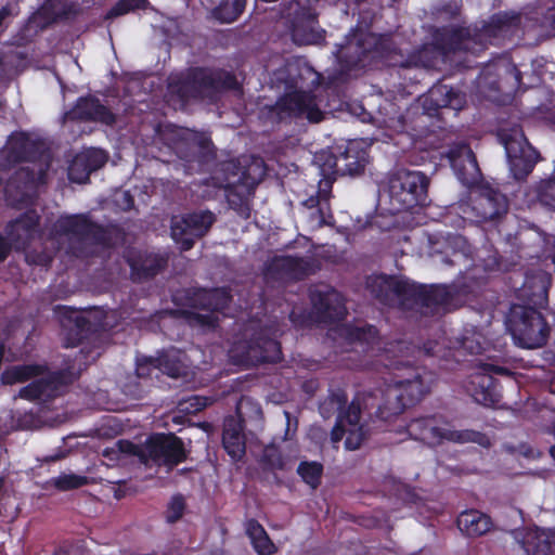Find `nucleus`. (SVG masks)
<instances>
[{
  "mask_svg": "<svg viewBox=\"0 0 555 555\" xmlns=\"http://www.w3.org/2000/svg\"><path fill=\"white\" fill-rule=\"evenodd\" d=\"M236 88V78L222 70L193 69L186 75H171L168 81L169 101L179 106L191 98L210 96L212 91Z\"/></svg>",
  "mask_w": 555,
  "mask_h": 555,
  "instance_id": "f257e3e1",
  "label": "nucleus"
},
{
  "mask_svg": "<svg viewBox=\"0 0 555 555\" xmlns=\"http://www.w3.org/2000/svg\"><path fill=\"white\" fill-rule=\"evenodd\" d=\"M53 243L68 244L69 251L77 256L96 253L99 246L108 245L105 232L91 223L85 216H65L59 218L51 233Z\"/></svg>",
  "mask_w": 555,
  "mask_h": 555,
  "instance_id": "f03ea898",
  "label": "nucleus"
},
{
  "mask_svg": "<svg viewBox=\"0 0 555 555\" xmlns=\"http://www.w3.org/2000/svg\"><path fill=\"white\" fill-rule=\"evenodd\" d=\"M409 436L416 440H422L428 444H440L444 441L466 443L476 442L487 447L489 439L477 431L456 430L453 426L441 417L430 416L413 420L406 426Z\"/></svg>",
  "mask_w": 555,
  "mask_h": 555,
  "instance_id": "7ed1b4c3",
  "label": "nucleus"
},
{
  "mask_svg": "<svg viewBox=\"0 0 555 555\" xmlns=\"http://www.w3.org/2000/svg\"><path fill=\"white\" fill-rule=\"evenodd\" d=\"M409 436L416 440H422L428 444H440L444 441L466 443L476 442L487 447L489 439L477 431L456 430L453 426L441 417L430 416L413 420L406 426Z\"/></svg>",
  "mask_w": 555,
  "mask_h": 555,
  "instance_id": "20e7f679",
  "label": "nucleus"
},
{
  "mask_svg": "<svg viewBox=\"0 0 555 555\" xmlns=\"http://www.w3.org/2000/svg\"><path fill=\"white\" fill-rule=\"evenodd\" d=\"M506 325L515 344L521 348H540L546 343L547 324L533 307L513 305Z\"/></svg>",
  "mask_w": 555,
  "mask_h": 555,
  "instance_id": "39448f33",
  "label": "nucleus"
},
{
  "mask_svg": "<svg viewBox=\"0 0 555 555\" xmlns=\"http://www.w3.org/2000/svg\"><path fill=\"white\" fill-rule=\"evenodd\" d=\"M429 390V384L418 371L410 369L406 376L396 375V379L384 392V402L378 406V416L385 421L400 414L403 409L418 400Z\"/></svg>",
  "mask_w": 555,
  "mask_h": 555,
  "instance_id": "423d86ee",
  "label": "nucleus"
},
{
  "mask_svg": "<svg viewBox=\"0 0 555 555\" xmlns=\"http://www.w3.org/2000/svg\"><path fill=\"white\" fill-rule=\"evenodd\" d=\"M428 180L420 171L398 170L389 179V197L392 211L411 209L427 199Z\"/></svg>",
  "mask_w": 555,
  "mask_h": 555,
  "instance_id": "0eeeda50",
  "label": "nucleus"
},
{
  "mask_svg": "<svg viewBox=\"0 0 555 555\" xmlns=\"http://www.w3.org/2000/svg\"><path fill=\"white\" fill-rule=\"evenodd\" d=\"M1 379L3 384L9 385L34 379L28 386L20 390V397L27 400L51 397L56 390V377L52 376L42 365L26 364L12 366L2 373Z\"/></svg>",
  "mask_w": 555,
  "mask_h": 555,
  "instance_id": "6e6552de",
  "label": "nucleus"
},
{
  "mask_svg": "<svg viewBox=\"0 0 555 555\" xmlns=\"http://www.w3.org/2000/svg\"><path fill=\"white\" fill-rule=\"evenodd\" d=\"M470 203L460 204L455 209L462 212L463 220L481 222L491 220L507 209L504 195L491 186L474 188L469 195Z\"/></svg>",
  "mask_w": 555,
  "mask_h": 555,
  "instance_id": "1a4fd4ad",
  "label": "nucleus"
},
{
  "mask_svg": "<svg viewBox=\"0 0 555 555\" xmlns=\"http://www.w3.org/2000/svg\"><path fill=\"white\" fill-rule=\"evenodd\" d=\"M138 457L146 465H165L169 468L185 459L182 441L172 434H155L138 447Z\"/></svg>",
  "mask_w": 555,
  "mask_h": 555,
  "instance_id": "9d476101",
  "label": "nucleus"
},
{
  "mask_svg": "<svg viewBox=\"0 0 555 555\" xmlns=\"http://www.w3.org/2000/svg\"><path fill=\"white\" fill-rule=\"evenodd\" d=\"M314 162L320 168V175L322 176V179L319 182L317 198L310 197L306 202V205L310 209H313L315 206L320 207L318 210H312L310 212V222L312 228L330 223L332 216L327 214V208L324 206V204H326L330 198L332 184L337 176V162L335 159V155H333L331 152L322 151L318 153L314 157Z\"/></svg>",
  "mask_w": 555,
  "mask_h": 555,
  "instance_id": "9b49d317",
  "label": "nucleus"
},
{
  "mask_svg": "<svg viewBox=\"0 0 555 555\" xmlns=\"http://www.w3.org/2000/svg\"><path fill=\"white\" fill-rule=\"evenodd\" d=\"M214 223V215L208 211L194 212L181 217H173L171 221V236L182 250L193 246L196 238L203 236Z\"/></svg>",
  "mask_w": 555,
  "mask_h": 555,
  "instance_id": "f8f14e48",
  "label": "nucleus"
},
{
  "mask_svg": "<svg viewBox=\"0 0 555 555\" xmlns=\"http://www.w3.org/2000/svg\"><path fill=\"white\" fill-rule=\"evenodd\" d=\"M501 139L515 177L519 178L520 175L529 173L539 156L522 132L519 129H514L511 135L502 134Z\"/></svg>",
  "mask_w": 555,
  "mask_h": 555,
  "instance_id": "ddd939ff",
  "label": "nucleus"
},
{
  "mask_svg": "<svg viewBox=\"0 0 555 555\" xmlns=\"http://www.w3.org/2000/svg\"><path fill=\"white\" fill-rule=\"evenodd\" d=\"M504 373L502 367L486 364L480 371L473 373L465 384L466 391L477 402L486 406L494 405L500 401V392L491 373Z\"/></svg>",
  "mask_w": 555,
  "mask_h": 555,
  "instance_id": "4468645a",
  "label": "nucleus"
},
{
  "mask_svg": "<svg viewBox=\"0 0 555 555\" xmlns=\"http://www.w3.org/2000/svg\"><path fill=\"white\" fill-rule=\"evenodd\" d=\"M365 435L366 431L360 423V405L351 402L347 410L339 414L332 431V440L336 443L345 436V448L357 450L360 448Z\"/></svg>",
  "mask_w": 555,
  "mask_h": 555,
  "instance_id": "2eb2a0df",
  "label": "nucleus"
},
{
  "mask_svg": "<svg viewBox=\"0 0 555 555\" xmlns=\"http://www.w3.org/2000/svg\"><path fill=\"white\" fill-rule=\"evenodd\" d=\"M231 357L238 363L274 362L280 359V346L271 338L259 337L249 344H234Z\"/></svg>",
  "mask_w": 555,
  "mask_h": 555,
  "instance_id": "dca6fc26",
  "label": "nucleus"
},
{
  "mask_svg": "<svg viewBox=\"0 0 555 555\" xmlns=\"http://www.w3.org/2000/svg\"><path fill=\"white\" fill-rule=\"evenodd\" d=\"M276 108L280 114L288 116L306 117L310 121L318 122L322 119L323 113L315 103L313 96L301 91H292L283 96L278 103Z\"/></svg>",
  "mask_w": 555,
  "mask_h": 555,
  "instance_id": "f3484780",
  "label": "nucleus"
},
{
  "mask_svg": "<svg viewBox=\"0 0 555 555\" xmlns=\"http://www.w3.org/2000/svg\"><path fill=\"white\" fill-rule=\"evenodd\" d=\"M448 157L457 179L464 185L475 184L480 170L472 149L466 144H456L448 153Z\"/></svg>",
  "mask_w": 555,
  "mask_h": 555,
  "instance_id": "a211bd4d",
  "label": "nucleus"
},
{
  "mask_svg": "<svg viewBox=\"0 0 555 555\" xmlns=\"http://www.w3.org/2000/svg\"><path fill=\"white\" fill-rule=\"evenodd\" d=\"M528 555H551L555 552V530L527 528L516 533Z\"/></svg>",
  "mask_w": 555,
  "mask_h": 555,
  "instance_id": "6ab92c4d",
  "label": "nucleus"
},
{
  "mask_svg": "<svg viewBox=\"0 0 555 555\" xmlns=\"http://www.w3.org/2000/svg\"><path fill=\"white\" fill-rule=\"evenodd\" d=\"M311 301L314 310L326 321H336L344 318L346 308L339 293L328 287L311 293Z\"/></svg>",
  "mask_w": 555,
  "mask_h": 555,
  "instance_id": "aec40b11",
  "label": "nucleus"
},
{
  "mask_svg": "<svg viewBox=\"0 0 555 555\" xmlns=\"http://www.w3.org/2000/svg\"><path fill=\"white\" fill-rule=\"evenodd\" d=\"M367 287L372 295L386 304L406 298L412 288L408 283L386 275L370 278Z\"/></svg>",
  "mask_w": 555,
  "mask_h": 555,
  "instance_id": "412c9836",
  "label": "nucleus"
},
{
  "mask_svg": "<svg viewBox=\"0 0 555 555\" xmlns=\"http://www.w3.org/2000/svg\"><path fill=\"white\" fill-rule=\"evenodd\" d=\"M106 162V154L99 149H91L78 154L68 168V178L73 182L85 183L91 171L96 170Z\"/></svg>",
  "mask_w": 555,
  "mask_h": 555,
  "instance_id": "4be33fe9",
  "label": "nucleus"
},
{
  "mask_svg": "<svg viewBox=\"0 0 555 555\" xmlns=\"http://www.w3.org/2000/svg\"><path fill=\"white\" fill-rule=\"evenodd\" d=\"M550 284L551 275L543 270H538L526 276L518 296L526 299L528 305L541 307L546 302Z\"/></svg>",
  "mask_w": 555,
  "mask_h": 555,
  "instance_id": "5701e85b",
  "label": "nucleus"
},
{
  "mask_svg": "<svg viewBox=\"0 0 555 555\" xmlns=\"http://www.w3.org/2000/svg\"><path fill=\"white\" fill-rule=\"evenodd\" d=\"M65 119L94 120L105 125L115 121L114 115L92 98L79 99L75 107L65 115Z\"/></svg>",
  "mask_w": 555,
  "mask_h": 555,
  "instance_id": "b1692460",
  "label": "nucleus"
},
{
  "mask_svg": "<svg viewBox=\"0 0 555 555\" xmlns=\"http://www.w3.org/2000/svg\"><path fill=\"white\" fill-rule=\"evenodd\" d=\"M222 441L225 451L233 460H240L244 455L245 437L240 418L234 416L225 418Z\"/></svg>",
  "mask_w": 555,
  "mask_h": 555,
  "instance_id": "393cba45",
  "label": "nucleus"
},
{
  "mask_svg": "<svg viewBox=\"0 0 555 555\" xmlns=\"http://www.w3.org/2000/svg\"><path fill=\"white\" fill-rule=\"evenodd\" d=\"M376 330L374 326H353L347 324H339L335 328L331 330V336L333 338H341L349 344L360 345H372L376 338Z\"/></svg>",
  "mask_w": 555,
  "mask_h": 555,
  "instance_id": "a878e982",
  "label": "nucleus"
},
{
  "mask_svg": "<svg viewBox=\"0 0 555 555\" xmlns=\"http://www.w3.org/2000/svg\"><path fill=\"white\" fill-rule=\"evenodd\" d=\"M127 261L134 279L154 275L165 263V259L157 255H142L134 251H129Z\"/></svg>",
  "mask_w": 555,
  "mask_h": 555,
  "instance_id": "bb28decb",
  "label": "nucleus"
},
{
  "mask_svg": "<svg viewBox=\"0 0 555 555\" xmlns=\"http://www.w3.org/2000/svg\"><path fill=\"white\" fill-rule=\"evenodd\" d=\"M492 526L491 519L478 511H465L457 518L459 529L468 537L485 534Z\"/></svg>",
  "mask_w": 555,
  "mask_h": 555,
  "instance_id": "cd10ccee",
  "label": "nucleus"
},
{
  "mask_svg": "<svg viewBox=\"0 0 555 555\" xmlns=\"http://www.w3.org/2000/svg\"><path fill=\"white\" fill-rule=\"evenodd\" d=\"M430 103L435 108L438 107H451L453 109H460L464 103V98L455 92L452 88L446 85H439L433 87L428 94L424 98V106Z\"/></svg>",
  "mask_w": 555,
  "mask_h": 555,
  "instance_id": "c85d7f7f",
  "label": "nucleus"
},
{
  "mask_svg": "<svg viewBox=\"0 0 555 555\" xmlns=\"http://www.w3.org/2000/svg\"><path fill=\"white\" fill-rule=\"evenodd\" d=\"M37 224L38 217L35 212H28L23 218L11 223L9 227V237L12 244L16 248L23 247L24 243L33 236Z\"/></svg>",
  "mask_w": 555,
  "mask_h": 555,
  "instance_id": "c756f323",
  "label": "nucleus"
},
{
  "mask_svg": "<svg viewBox=\"0 0 555 555\" xmlns=\"http://www.w3.org/2000/svg\"><path fill=\"white\" fill-rule=\"evenodd\" d=\"M173 149L178 154H182L183 147L190 150L204 149L207 146L209 139L205 133H199L186 128H172Z\"/></svg>",
  "mask_w": 555,
  "mask_h": 555,
  "instance_id": "7c9ffc66",
  "label": "nucleus"
},
{
  "mask_svg": "<svg viewBox=\"0 0 555 555\" xmlns=\"http://www.w3.org/2000/svg\"><path fill=\"white\" fill-rule=\"evenodd\" d=\"M245 530L258 555H272L278 551L263 527L256 520H248Z\"/></svg>",
  "mask_w": 555,
  "mask_h": 555,
  "instance_id": "2f4dec72",
  "label": "nucleus"
},
{
  "mask_svg": "<svg viewBox=\"0 0 555 555\" xmlns=\"http://www.w3.org/2000/svg\"><path fill=\"white\" fill-rule=\"evenodd\" d=\"M274 268L282 271V276L289 279H301L310 272L308 262L293 257L275 259Z\"/></svg>",
  "mask_w": 555,
  "mask_h": 555,
  "instance_id": "473e14b6",
  "label": "nucleus"
},
{
  "mask_svg": "<svg viewBox=\"0 0 555 555\" xmlns=\"http://www.w3.org/2000/svg\"><path fill=\"white\" fill-rule=\"evenodd\" d=\"M468 249L469 246L466 242V240L462 236H453L448 238L447 248L444 253L449 255V253H452V259L444 258L440 255L434 256L435 261L437 262L440 260L441 262L446 264H453L459 262L461 258H466L468 256Z\"/></svg>",
  "mask_w": 555,
  "mask_h": 555,
  "instance_id": "72a5a7b5",
  "label": "nucleus"
},
{
  "mask_svg": "<svg viewBox=\"0 0 555 555\" xmlns=\"http://www.w3.org/2000/svg\"><path fill=\"white\" fill-rule=\"evenodd\" d=\"M353 152L352 145H350L344 154H341L339 157L335 156V159L337 162L336 166V175H349L354 176L358 175L360 171L364 168V159L358 158L351 155Z\"/></svg>",
  "mask_w": 555,
  "mask_h": 555,
  "instance_id": "f704fd0d",
  "label": "nucleus"
},
{
  "mask_svg": "<svg viewBox=\"0 0 555 555\" xmlns=\"http://www.w3.org/2000/svg\"><path fill=\"white\" fill-rule=\"evenodd\" d=\"M102 454L107 459V465H114L122 462L127 455L138 456V446L126 440H119L114 447L105 448Z\"/></svg>",
  "mask_w": 555,
  "mask_h": 555,
  "instance_id": "c9c22d12",
  "label": "nucleus"
},
{
  "mask_svg": "<svg viewBox=\"0 0 555 555\" xmlns=\"http://www.w3.org/2000/svg\"><path fill=\"white\" fill-rule=\"evenodd\" d=\"M202 298L205 300L207 310L220 311L224 309L230 300V295L223 288L204 291Z\"/></svg>",
  "mask_w": 555,
  "mask_h": 555,
  "instance_id": "e433bc0d",
  "label": "nucleus"
},
{
  "mask_svg": "<svg viewBox=\"0 0 555 555\" xmlns=\"http://www.w3.org/2000/svg\"><path fill=\"white\" fill-rule=\"evenodd\" d=\"M237 417L241 421L244 418L260 420L262 411L260 405L249 397H242L236 404Z\"/></svg>",
  "mask_w": 555,
  "mask_h": 555,
  "instance_id": "4c0bfd02",
  "label": "nucleus"
},
{
  "mask_svg": "<svg viewBox=\"0 0 555 555\" xmlns=\"http://www.w3.org/2000/svg\"><path fill=\"white\" fill-rule=\"evenodd\" d=\"M323 467L317 462L301 463L298 467V474L301 476L304 481L311 488H317L320 483Z\"/></svg>",
  "mask_w": 555,
  "mask_h": 555,
  "instance_id": "58836bf2",
  "label": "nucleus"
},
{
  "mask_svg": "<svg viewBox=\"0 0 555 555\" xmlns=\"http://www.w3.org/2000/svg\"><path fill=\"white\" fill-rule=\"evenodd\" d=\"M245 0H225L220 8V18L231 23L242 13Z\"/></svg>",
  "mask_w": 555,
  "mask_h": 555,
  "instance_id": "ea45409f",
  "label": "nucleus"
},
{
  "mask_svg": "<svg viewBox=\"0 0 555 555\" xmlns=\"http://www.w3.org/2000/svg\"><path fill=\"white\" fill-rule=\"evenodd\" d=\"M37 173H35V166L33 168L25 167L17 172L18 180L26 179L25 189H33L34 185L44 182L43 171L41 165H38Z\"/></svg>",
  "mask_w": 555,
  "mask_h": 555,
  "instance_id": "a19ab883",
  "label": "nucleus"
},
{
  "mask_svg": "<svg viewBox=\"0 0 555 555\" xmlns=\"http://www.w3.org/2000/svg\"><path fill=\"white\" fill-rule=\"evenodd\" d=\"M86 483L87 477L75 474H64L54 479L55 487L61 490L79 488Z\"/></svg>",
  "mask_w": 555,
  "mask_h": 555,
  "instance_id": "79ce46f5",
  "label": "nucleus"
},
{
  "mask_svg": "<svg viewBox=\"0 0 555 555\" xmlns=\"http://www.w3.org/2000/svg\"><path fill=\"white\" fill-rule=\"evenodd\" d=\"M146 0H121L107 14V17L119 16L134 9L142 8Z\"/></svg>",
  "mask_w": 555,
  "mask_h": 555,
  "instance_id": "37998d69",
  "label": "nucleus"
},
{
  "mask_svg": "<svg viewBox=\"0 0 555 555\" xmlns=\"http://www.w3.org/2000/svg\"><path fill=\"white\" fill-rule=\"evenodd\" d=\"M210 404V400L206 397L191 396L181 403V410L188 413H196Z\"/></svg>",
  "mask_w": 555,
  "mask_h": 555,
  "instance_id": "c03bdc74",
  "label": "nucleus"
},
{
  "mask_svg": "<svg viewBox=\"0 0 555 555\" xmlns=\"http://www.w3.org/2000/svg\"><path fill=\"white\" fill-rule=\"evenodd\" d=\"M184 500L182 496H173L168 505L166 518L169 522L177 521L183 514Z\"/></svg>",
  "mask_w": 555,
  "mask_h": 555,
  "instance_id": "a18cd8bd",
  "label": "nucleus"
},
{
  "mask_svg": "<svg viewBox=\"0 0 555 555\" xmlns=\"http://www.w3.org/2000/svg\"><path fill=\"white\" fill-rule=\"evenodd\" d=\"M166 357H159L156 360H149L150 365L153 366L154 370L158 369L159 371L166 373L169 376L176 377L180 374V367L177 363L169 364L166 361Z\"/></svg>",
  "mask_w": 555,
  "mask_h": 555,
  "instance_id": "49530a36",
  "label": "nucleus"
},
{
  "mask_svg": "<svg viewBox=\"0 0 555 555\" xmlns=\"http://www.w3.org/2000/svg\"><path fill=\"white\" fill-rule=\"evenodd\" d=\"M10 145H11V149L13 152H16L17 147L15 145H18V147L21 149V152H18V155L22 157L28 158L29 153H30L29 149L34 144L30 142V140L28 139V137L26 134L21 133V134L14 135L11 139Z\"/></svg>",
  "mask_w": 555,
  "mask_h": 555,
  "instance_id": "de8ad7c7",
  "label": "nucleus"
},
{
  "mask_svg": "<svg viewBox=\"0 0 555 555\" xmlns=\"http://www.w3.org/2000/svg\"><path fill=\"white\" fill-rule=\"evenodd\" d=\"M377 40L378 38L373 34H360L359 37L357 34H354L352 35L349 44L351 46L353 42H356L361 49V52L365 53L372 46H376Z\"/></svg>",
  "mask_w": 555,
  "mask_h": 555,
  "instance_id": "09e8293b",
  "label": "nucleus"
},
{
  "mask_svg": "<svg viewBox=\"0 0 555 555\" xmlns=\"http://www.w3.org/2000/svg\"><path fill=\"white\" fill-rule=\"evenodd\" d=\"M114 201H115L116 205L122 210H128L133 205L132 196L127 191L116 192L114 195Z\"/></svg>",
  "mask_w": 555,
  "mask_h": 555,
  "instance_id": "8fccbe9b",
  "label": "nucleus"
},
{
  "mask_svg": "<svg viewBox=\"0 0 555 555\" xmlns=\"http://www.w3.org/2000/svg\"><path fill=\"white\" fill-rule=\"evenodd\" d=\"M444 294H447L446 287H441V286L435 287L431 291V294L428 295L427 298H425L426 305L429 306V304L433 302L436 306H444L446 300L442 297Z\"/></svg>",
  "mask_w": 555,
  "mask_h": 555,
  "instance_id": "3c124183",
  "label": "nucleus"
},
{
  "mask_svg": "<svg viewBox=\"0 0 555 555\" xmlns=\"http://www.w3.org/2000/svg\"><path fill=\"white\" fill-rule=\"evenodd\" d=\"M462 346L465 350L469 351L470 353H478L482 350L479 336L475 339L465 336L462 340Z\"/></svg>",
  "mask_w": 555,
  "mask_h": 555,
  "instance_id": "603ef678",
  "label": "nucleus"
},
{
  "mask_svg": "<svg viewBox=\"0 0 555 555\" xmlns=\"http://www.w3.org/2000/svg\"><path fill=\"white\" fill-rule=\"evenodd\" d=\"M106 426L108 427L109 431L105 430L104 427L101 428V435L103 436H115L118 435L121 430V426L118 425L113 418L106 421Z\"/></svg>",
  "mask_w": 555,
  "mask_h": 555,
  "instance_id": "864d4df0",
  "label": "nucleus"
},
{
  "mask_svg": "<svg viewBox=\"0 0 555 555\" xmlns=\"http://www.w3.org/2000/svg\"><path fill=\"white\" fill-rule=\"evenodd\" d=\"M235 182L236 180H230L229 178H227L218 185L219 189H224L225 196L230 204H234V201L232 199V188L234 186Z\"/></svg>",
  "mask_w": 555,
  "mask_h": 555,
  "instance_id": "5fc2aeb1",
  "label": "nucleus"
},
{
  "mask_svg": "<svg viewBox=\"0 0 555 555\" xmlns=\"http://www.w3.org/2000/svg\"><path fill=\"white\" fill-rule=\"evenodd\" d=\"M217 320H218V318L215 315H206V314L197 315V321L203 326H207V327H215Z\"/></svg>",
  "mask_w": 555,
  "mask_h": 555,
  "instance_id": "6e6d98bb",
  "label": "nucleus"
},
{
  "mask_svg": "<svg viewBox=\"0 0 555 555\" xmlns=\"http://www.w3.org/2000/svg\"><path fill=\"white\" fill-rule=\"evenodd\" d=\"M69 312H70L69 321L73 320L75 322V325L80 333L82 330L83 322H85V317H82L79 312L74 311V310H70Z\"/></svg>",
  "mask_w": 555,
  "mask_h": 555,
  "instance_id": "4d7b16f0",
  "label": "nucleus"
},
{
  "mask_svg": "<svg viewBox=\"0 0 555 555\" xmlns=\"http://www.w3.org/2000/svg\"><path fill=\"white\" fill-rule=\"evenodd\" d=\"M26 258H27V260L33 261V262L38 263V264H41V266H47L51 261V257L50 256H44L42 258L39 257L38 259H35V258H31L30 255H27Z\"/></svg>",
  "mask_w": 555,
  "mask_h": 555,
  "instance_id": "13d9d810",
  "label": "nucleus"
},
{
  "mask_svg": "<svg viewBox=\"0 0 555 555\" xmlns=\"http://www.w3.org/2000/svg\"><path fill=\"white\" fill-rule=\"evenodd\" d=\"M9 247L5 242L0 237V261L3 260L8 254Z\"/></svg>",
  "mask_w": 555,
  "mask_h": 555,
  "instance_id": "bf43d9fd",
  "label": "nucleus"
},
{
  "mask_svg": "<svg viewBox=\"0 0 555 555\" xmlns=\"http://www.w3.org/2000/svg\"><path fill=\"white\" fill-rule=\"evenodd\" d=\"M11 188H12V183H9L7 189H5V192L8 194V201L10 202V204L12 205H15L20 202V199H16L12 194H11Z\"/></svg>",
  "mask_w": 555,
  "mask_h": 555,
  "instance_id": "052dcab7",
  "label": "nucleus"
},
{
  "mask_svg": "<svg viewBox=\"0 0 555 555\" xmlns=\"http://www.w3.org/2000/svg\"><path fill=\"white\" fill-rule=\"evenodd\" d=\"M11 13L12 11L9 8H2L0 10V25L2 24L3 20Z\"/></svg>",
  "mask_w": 555,
  "mask_h": 555,
  "instance_id": "680f3d73",
  "label": "nucleus"
},
{
  "mask_svg": "<svg viewBox=\"0 0 555 555\" xmlns=\"http://www.w3.org/2000/svg\"><path fill=\"white\" fill-rule=\"evenodd\" d=\"M137 373L139 377H143L145 375H151V373L145 372V365L144 364H138Z\"/></svg>",
  "mask_w": 555,
  "mask_h": 555,
  "instance_id": "e2e57ef3",
  "label": "nucleus"
},
{
  "mask_svg": "<svg viewBox=\"0 0 555 555\" xmlns=\"http://www.w3.org/2000/svg\"><path fill=\"white\" fill-rule=\"evenodd\" d=\"M294 39H295L296 41H298V42H300V43H305V44L315 42V40H314V39H310V38H307V39H299V38H298V33H297V31H295V33H294Z\"/></svg>",
  "mask_w": 555,
  "mask_h": 555,
  "instance_id": "0e129e2a",
  "label": "nucleus"
},
{
  "mask_svg": "<svg viewBox=\"0 0 555 555\" xmlns=\"http://www.w3.org/2000/svg\"><path fill=\"white\" fill-rule=\"evenodd\" d=\"M285 416L287 418V433L289 431V428H291V415L288 412H285Z\"/></svg>",
  "mask_w": 555,
  "mask_h": 555,
  "instance_id": "69168bd1",
  "label": "nucleus"
},
{
  "mask_svg": "<svg viewBox=\"0 0 555 555\" xmlns=\"http://www.w3.org/2000/svg\"><path fill=\"white\" fill-rule=\"evenodd\" d=\"M83 167H85L83 165H80V166H78V167L76 168V176H79V175L82 172Z\"/></svg>",
  "mask_w": 555,
  "mask_h": 555,
  "instance_id": "338daca9",
  "label": "nucleus"
},
{
  "mask_svg": "<svg viewBox=\"0 0 555 555\" xmlns=\"http://www.w3.org/2000/svg\"><path fill=\"white\" fill-rule=\"evenodd\" d=\"M551 392L555 393V379L550 385Z\"/></svg>",
  "mask_w": 555,
  "mask_h": 555,
  "instance_id": "774afa93",
  "label": "nucleus"
}]
</instances>
